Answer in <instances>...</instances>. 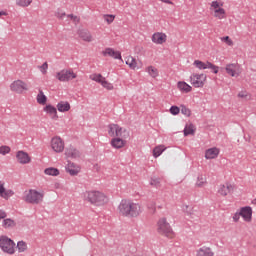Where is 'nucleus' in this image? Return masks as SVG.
Wrapping results in <instances>:
<instances>
[{"instance_id": "f257e3e1", "label": "nucleus", "mask_w": 256, "mask_h": 256, "mask_svg": "<svg viewBox=\"0 0 256 256\" xmlns=\"http://www.w3.org/2000/svg\"><path fill=\"white\" fill-rule=\"evenodd\" d=\"M118 209L120 215H123V217H139L141 215V205L131 200H122Z\"/></svg>"}, {"instance_id": "f03ea898", "label": "nucleus", "mask_w": 256, "mask_h": 256, "mask_svg": "<svg viewBox=\"0 0 256 256\" xmlns=\"http://www.w3.org/2000/svg\"><path fill=\"white\" fill-rule=\"evenodd\" d=\"M85 200L89 201V203H92V205L97 206L105 205V203L109 201L107 196L99 191L86 192Z\"/></svg>"}, {"instance_id": "7ed1b4c3", "label": "nucleus", "mask_w": 256, "mask_h": 256, "mask_svg": "<svg viewBox=\"0 0 256 256\" xmlns=\"http://www.w3.org/2000/svg\"><path fill=\"white\" fill-rule=\"evenodd\" d=\"M157 232L159 235H164V237H169L170 239L173 237V228H171V224L167 222V218H160L157 222Z\"/></svg>"}, {"instance_id": "20e7f679", "label": "nucleus", "mask_w": 256, "mask_h": 256, "mask_svg": "<svg viewBox=\"0 0 256 256\" xmlns=\"http://www.w3.org/2000/svg\"><path fill=\"white\" fill-rule=\"evenodd\" d=\"M44 197H45V193L39 192L34 189H30L29 192L24 197V201L26 203H31L32 205H39V203H43Z\"/></svg>"}, {"instance_id": "39448f33", "label": "nucleus", "mask_w": 256, "mask_h": 256, "mask_svg": "<svg viewBox=\"0 0 256 256\" xmlns=\"http://www.w3.org/2000/svg\"><path fill=\"white\" fill-rule=\"evenodd\" d=\"M0 248L4 253H8V255H13V253H15V242H13V240H11L7 236H1Z\"/></svg>"}, {"instance_id": "423d86ee", "label": "nucleus", "mask_w": 256, "mask_h": 256, "mask_svg": "<svg viewBox=\"0 0 256 256\" xmlns=\"http://www.w3.org/2000/svg\"><path fill=\"white\" fill-rule=\"evenodd\" d=\"M56 79H58V81L65 83L67 81L77 79V74H75L71 69L70 70L63 69L56 74Z\"/></svg>"}, {"instance_id": "0eeeda50", "label": "nucleus", "mask_w": 256, "mask_h": 256, "mask_svg": "<svg viewBox=\"0 0 256 256\" xmlns=\"http://www.w3.org/2000/svg\"><path fill=\"white\" fill-rule=\"evenodd\" d=\"M224 69L230 77H239L241 75V66L239 63L226 64Z\"/></svg>"}, {"instance_id": "6e6552de", "label": "nucleus", "mask_w": 256, "mask_h": 256, "mask_svg": "<svg viewBox=\"0 0 256 256\" xmlns=\"http://www.w3.org/2000/svg\"><path fill=\"white\" fill-rule=\"evenodd\" d=\"M194 65H195V67H197V69H200V70L211 69L213 71V73H215V75H217V73H219V66H215L211 62H206L205 63V62L200 61V60H195Z\"/></svg>"}, {"instance_id": "1a4fd4ad", "label": "nucleus", "mask_w": 256, "mask_h": 256, "mask_svg": "<svg viewBox=\"0 0 256 256\" xmlns=\"http://www.w3.org/2000/svg\"><path fill=\"white\" fill-rule=\"evenodd\" d=\"M191 84L193 87L199 88L205 85V81H207V75L205 74H192L190 77Z\"/></svg>"}, {"instance_id": "9d476101", "label": "nucleus", "mask_w": 256, "mask_h": 256, "mask_svg": "<svg viewBox=\"0 0 256 256\" xmlns=\"http://www.w3.org/2000/svg\"><path fill=\"white\" fill-rule=\"evenodd\" d=\"M51 147L55 153H63V150L65 149V143L61 137H54L51 140Z\"/></svg>"}, {"instance_id": "9b49d317", "label": "nucleus", "mask_w": 256, "mask_h": 256, "mask_svg": "<svg viewBox=\"0 0 256 256\" xmlns=\"http://www.w3.org/2000/svg\"><path fill=\"white\" fill-rule=\"evenodd\" d=\"M108 135L110 137H123V128L117 124L108 125Z\"/></svg>"}, {"instance_id": "f8f14e48", "label": "nucleus", "mask_w": 256, "mask_h": 256, "mask_svg": "<svg viewBox=\"0 0 256 256\" xmlns=\"http://www.w3.org/2000/svg\"><path fill=\"white\" fill-rule=\"evenodd\" d=\"M11 91L16 93H21L22 91H27V84L22 80H16L10 85Z\"/></svg>"}, {"instance_id": "ddd939ff", "label": "nucleus", "mask_w": 256, "mask_h": 256, "mask_svg": "<svg viewBox=\"0 0 256 256\" xmlns=\"http://www.w3.org/2000/svg\"><path fill=\"white\" fill-rule=\"evenodd\" d=\"M240 215L246 221L249 223L253 217V209L250 206H245L240 209Z\"/></svg>"}, {"instance_id": "4468645a", "label": "nucleus", "mask_w": 256, "mask_h": 256, "mask_svg": "<svg viewBox=\"0 0 256 256\" xmlns=\"http://www.w3.org/2000/svg\"><path fill=\"white\" fill-rule=\"evenodd\" d=\"M16 159L21 165H27V163H31V157L24 151H18L16 154Z\"/></svg>"}, {"instance_id": "2eb2a0df", "label": "nucleus", "mask_w": 256, "mask_h": 256, "mask_svg": "<svg viewBox=\"0 0 256 256\" xmlns=\"http://www.w3.org/2000/svg\"><path fill=\"white\" fill-rule=\"evenodd\" d=\"M167 41V35L165 33L157 32L152 35V42L156 45H163Z\"/></svg>"}, {"instance_id": "dca6fc26", "label": "nucleus", "mask_w": 256, "mask_h": 256, "mask_svg": "<svg viewBox=\"0 0 256 256\" xmlns=\"http://www.w3.org/2000/svg\"><path fill=\"white\" fill-rule=\"evenodd\" d=\"M65 155L66 157H70L71 159H77L81 156V153L75 147L69 146L65 150Z\"/></svg>"}, {"instance_id": "f3484780", "label": "nucleus", "mask_w": 256, "mask_h": 256, "mask_svg": "<svg viewBox=\"0 0 256 256\" xmlns=\"http://www.w3.org/2000/svg\"><path fill=\"white\" fill-rule=\"evenodd\" d=\"M231 191H233V185L229 183L220 185L218 189L219 195H222L223 197H227Z\"/></svg>"}, {"instance_id": "a211bd4d", "label": "nucleus", "mask_w": 256, "mask_h": 256, "mask_svg": "<svg viewBox=\"0 0 256 256\" xmlns=\"http://www.w3.org/2000/svg\"><path fill=\"white\" fill-rule=\"evenodd\" d=\"M102 55L104 57H112L113 59H121V52L119 51H114L113 48H106L103 52Z\"/></svg>"}, {"instance_id": "6ab92c4d", "label": "nucleus", "mask_w": 256, "mask_h": 256, "mask_svg": "<svg viewBox=\"0 0 256 256\" xmlns=\"http://www.w3.org/2000/svg\"><path fill=\"white\" fill-rule=\"evenodd\" d=\"M220 150L217 147L207 149L205 151V159H217L219 157Z\"/></svg>"}, {"instance_id": "aec40b11", "label": "nucleus", "mask_w": 256, "mask_h": 256, "mask_svg": "<svg viewBox=\"0 0 256 256\" xmlns=\"http://www.w3.org/2000/svg\"><path fill=\"white\" fill-rule=\"evenodd\" d=\"M66 171L69 173V175L75 176L79 174V171H81V168L79 166L75 165V163L68 162L66 166Z\"/></svg>"}, {"instance_id": "412c9836", "label": "nucleus", "mask_w": 256, "mask_h": 256, "mask_svg": "<svg viewBox=\"0 0 256 256\" xmlns=\"http://www.w3.org/2000/svg\"><path fill=\"white\" fill-rule=\"evenodd\" d=\"M44 111L48 113L52 119H59V116L57 115V108H55L53 105H46V107H44Z\"/></svg>"}, {"instance_id": "4be33fe9", "label": "nucleus", "mask_w": 256, "mask_h": 256, "mask_svg": "<svg viewBox=\"0 0 256 256\" xmlns=\"http://www.w3.org/2000/svg\"><path fill=\"white\" fill-rule=\"evenodd\" d=\"M111 146L114 149H122V147H125V140L121 137H116L111 140Z\"/></svg>"}, {"instance_id": "5701e85b", "label": "nucleus", "mask_w": 256, "mask_h": 256, "mask_svg": "<svg viewBox=\"0 0 256 256\" xmlns=\"http://www.w3.org/2000/svg\"><path fill=\"white\" fill-rule=\"evenodd\" d=\"M71 109V104H69V102L67 101H60L57 104V110L60 113H66V111H69Z\"/></svg>"}, {"instance_id": "b1692460", "label": "nucleus", "mask_w": 256, "mask_h": 256, "mask_svg": "<svg viewBox=\"0 0 256 256\" xmlns=\"http://www.w3.org/2000/svg\"><path fill=\"white\" fill-rule=\"evenodd\" d=\"M215 253L209 247L203 246L202 248L197 250L196 256H214Z\"/></svg>"}, {"instance_id": "393cba45", "label": "nucleus", "mask_w": 256, "mask_h": 256, "mask_svg": "<svg viewBox=\"0 0 256 256\" xmlns=\"http://www.w3.org/2000/svg\"><path fill=\"white\" fill-rule=\"evenodd\" d=\"M79 37H81V39L87 43H91V41H93V36H91V32H89V30H80Z\"/></svg>"}, {"instance_id": "a878e982", "label": "nucleus", "mask_w": 256, "mask_h": 256, "mask_svg": "<svg viewBox=\"0 0 256 256\" xmlns=\"http://www.w3.org/2000/svg\"><path fill=\"white\" fill-rule=\"evenodd\" d=\"M15 225H17V223H15V220L11 219V218H4L2 221V227L4 229H13V227H15Z\"/></svg>"}, {"instance_id": "bb28decb", "label": "nucleus", "mask_w": 256, "mask_h": 256, "mask_svg": "<svg viewBox=\"0 0 256 256\" xmlns=\"http://www.w3.org/2000/svg\"><path fill=\"white\" fill-rule=\"evenodd\" d=\"M186 209H184V211L187 212V215H189L191 217V219H199V217L201 216V212L195 210V208H192L191 211L187 210L189 209V206H185Z\"/></svg>"}, {"instance_id": "cd10ccee", "label": "nucleus", "mask_w": 256, "mask_h": 256, "mask_svg": "<svg viewBox=\"0 0 256 256\" xmlns=\"http://www.w3.org/2000/svg\"><path fill=\"white\" fill-rule=\"evenodd\" d=\"M177 87L182 93H191V86L186 82H178Z\"/></svg>"}, {"instance_id": "c85d7f7f", "label": "nucleus", "mask_w": 256, "mask_h": 256, "mask_svg": "<svg viewBox=\"0 0 256 256\" xmlns=\"http://www.w3.org/2000/svg\"><path fill=\"white\" fill-rule=\"evenodd\" d=\"M37 99V103H39V105H45V103H47V96H45V94L43 93V90H39V93L36 97Z\"/></svg>"}, {"instance_id": "c756f323", "label": "nucleus", "mask_w": 256, "mask_h": 256, "mask_svg": "<svg viewBox=\"0 0 256 256\" xmlns=\"http://www.w3.org/2000/svg\"><path fill=\"white\" fill-rule=\"evenodd\" d=\"M188 135H195V125L189 124L184 128V137H188Z\"/></svg>"}, {"instance_id": "7c9ffc66", "label": "nucleus", "mask_w": 256, "mask_h": 256, "mask_svg": "<svg viewBox=\"0 0 256 256\" xmlns=\"http://www.w3.org/2000/svg\"><path fill=\"white\" fill-rule=\"evenodd\" d=\"M45 175H50L52 177H57V175H59V169L54 168V167H50V168H46L44 170Z\"/></svg>"}, {"instance_id": "2f4dec72", "label": "nucleus", "mask_w": 256, "mask_h": 256, "mask_svg": "<svg viewBox=\"0 0 256 256\" xmlns=\"http://www.w3.org/2000/svg\"><path fill=\"white\" fill-rule=\"evenodd\" d=\"M126 65L130 67V69H137V60L133 58L132 56H129L126 59Z\"/></svg>"}, {"instance_id": "473e14b6", "label": "nucleus", "mask_w": 256, "mask_h": 256, "mask_svg": "<svg viewBox=\"0 0 256 256\" xmlns=\"http://www.w3.org/2000/svg\"><path fill=\"white\" fill-rule=\"evenodd\" d=\"M15 195V192L13 190H6L5 187L2 190V193H0V197L2 199H9V197H13Z\"/></svg>"}, {"instance_id": "72a5a7b5", "label": "nucleus", "mask_w": 256, "mask_h": 256, "mask_svg": "<svg viewBox=\"0 0 256 256\" xmlns=\"http://www.w3.org/2000/svg\"><path fill=\"white\" fill-rule=\"evenodd\" d=\"M214 17H216L217 19H225V9L218 8L214 10Z\"/></svg>"}, {"instance_id": "f704fd0d", "label": "nucleus", "mask_w": 256, "mask_h": 256, "mask_svg": "<svg viewBox=\"0 0 256 256\" xmlns=\"http://www.w3.org/2000/svg\"><path fill=\"white\" fill-rule=\"evenodd\" d=\"M163 151H165V148L163 146H156L153 149V157H155V159H157V157H160V155L163 154Z\"/></svg>"}, {"instance_id": "c9c22d12", "label": "nucleus", "mask_w": 256, "mask_h": 256, "mask_svg": "<svg viewBox=\"0 0 256 256\" xmlns=\"http://www.w3.org/2000/svg\"><path fill=\"white\" fill-rule=\"evenodd\" d=\"M147 73H149L150 77H158L159 76V71L157 70V68L153 67V66H149L147 68Z\"/></svg>"}, {"instance_id": "e433bc0d", "label": "nucleus", "mask_w": 256, "mask_h": 256, "mask_svg": "<svg viewBox=\"0 0 256 256\" xmlns=\"http://www.w3.org/2000/svg\"><path fill=\"white\" fill-rule=\"evenodd\" d=\"M90 79L92 81H96V83L102 84L103 80H105V77H103V75H101V74H92V75H90Z\"/></svg>"}, {"instance_id": "4c0bfd02", "label": "nucleus", "mask_w": 256, "mask_h": 256, "mask_svg": "<svg viewBox=\"0 0 256 256\" xmlns=\"http://www.w3.org/2000/svg\"><path fill=\"white\" fill-rule=\"evenodd\" d=\"M33 3V0H16L18 7H29Z\"/></svg>"}, {"instance_id": "58836bf2", "label": "nucleus", "mask_w": 256, "mask_h": 256, "mask_svg": "<svg viewBox=\"0 0 256 256\" xmlns=\"http://www.w3.org/2000/svg\"><path fill=\"white\" fill-rule=\"evenodd\" d=\"M17 249H18L19 253H24V251H27V243H25L23 241H19L17 243Z\"/></svg>"}, {"instance_id": "ea45409f", "label": "nucleus", "mask_w": 256, "mask_h": 256, "mask_svg": "<svg viewBox=\"0 0 256 256\" xmlns=\"http://www.w3.org/2000/svg\"><path fill=\"white\" fill-rule=\"evenodd\" d=\"M180 111H181L182 115H185L186 117H191V110L189 108H187V106L181 105Z\"/></svg>"}, {"instance_id": "a19ab883", "label": "nucleus", "mask_w": 256, "mask_h": 256, "mask_svg": "<svg viewBox=\"0 0 256 256\" xmlns=\"http://www.w3.org/2000/svg\"><path fill=\"white\" fill-rule=\"evenodd\" d=\"M103 17H104V20L106 21V23H108V25H111V23H113V21H115V15L105 14Z\"/></svg>"}, {"instance_id": "79ce46f5", "label": "nucleus", "mask_w": 256, "mask_h": 256, "mask_svg": "<svg viewBox=\"0 0 256 256\" xmlns=\"http://www.w3.org/2000/svg\"><path fill=\"white\" fill-rule=\"evenodd\" d=\"M223 43H226L229 47H233V40L229 36L221 37L220 38Z\"/></svg>"}, {"instance_id": "37998d69", "label": "nucleus", "mask_w": 256, "mask_h": 256, "mask_svg": "<svg viewBox=\"0 0 256 256\" xmlns=\"http://www.w3.org/2000/svg\"><path fill=\"white\" fill-rule=\"evenodd\" d=\"M150 185H152L153 187H159V185H161V179L156 177L151 178Z\"/></svg>"}, {"instance_id": "c03bdc74", "label": "nucleus", "mask_w": 256, "mask_h": 256, "mask_svg": "<svg viewBox=\"0 0 256 256\" xmlns=\"http://www.w3.org/2000/svg\"><path fill=\"white\" fill-rule=\"evenodd\" d=\"M170 113L171 115H179V113H181V108H179L178 106H171Z\"/></svg>"}, {"instance_id": "a18cd8bd", "label": "nucleus", "mask_w": 256, "mask_h": 256, "mask_svg": "<svg viewBox=\"0 0 256 256\" xmlns=\"http://www.w3.org/2000/svg\"><path fill=\"white\" fill-rule=\"evenodd\" d=\"M102 87H104L105 89H108V91H112V89H113V84H111V83H109V82H107V80H105V78H104V80L102 81Z\"/></svg>"}, {"instance_id": "49530a36", "label": "nucleus", "mask_w": 256, "mask_h": 256, "mask_svg": "<svg viewBox=\"0 0 256 256\" xmlns=\"http://www.w3.org/2000/svg\"><path fill=\"white\" fill-rule=\"evenodd\" d=\"M11 152V148L9 146H1L0 147V155H7V153Z\"/></svg>"}, {"instance_id": "de8ad7c7", "label": "nucleus", "mask_w": 256, "mask_h": 256, "mask_svg": "<svg viewBox=\"0 0 256 256\" xmlns=\"http://www.w3.org/2000/svg\"><path fill=\"white\" fill-rule=\"evenodd\" d=\"M41 73H43V75H45V73H47V69H49V64H47V62H44L43 65H41L39 67Z\"/></svg>"}, {"instance_id": "09e8293b", "label": "nucleus", "mask_w": 256, "mask_h": 256, "mask_svg": "<svg viewBox=\"0 0 256 256\" xmlns=\"http://www.w3.org/2000/svg\"><path fill=\"white\" fill-rule=\"evenodd\" d=\"M204 184H205V178H203V176H199L196 185L198 187H203Z\"/></svg>"}, {"instance_id": "8fccbe9b", "label": "nucleus", "mask_w": 256, "mask_h": 256, "mask_svg": "<svg viewBox=\"0 0 256 256\" xmlns=\"http://www.w3.org/2000/svg\"><path fill=\"white\" fill-rule=\"evenodd\" d=\"M239 219H241V212H236L234 215H233V221L235 223H237L239 221Z\"/></svg>"}, {"instance_id": "3c124183", "label": "nucleus", "mask_w": 256, "mask_h": 256, "mask_svg": "<svg viewBox=\"0 0 256 256\" xmlns=\"http://www.w3.org/2000/svg\"><path fill=\"white\" fill-rule=\"evenodd\" d=\"M65 12H61V11H57L56 12V16L58 17V19H63V17H65Z\"/></svg>"}, {"instance_id": "603ef678", "label": "nucleus", "mask_w": 256, "mask_h": 256, "mask_svg": "<svg viewBox=\"0 0 256 256\" xmlns=\"http://www.w3.org/2000/svg\"><path fill=\"white\" fill-rule=\"evenodd\" d=\"M6 217H7V212H5L4 210H0V221L2 220V219H6Z\"/></svg>"}, {"instance_id": "864d4df0", "label": "nucleus", "mask_w": 256, "mask_h": 256, "mask_svg": "<svg viewBox=\"0 0 256 256\" xmlns=\"http://www.w3.org/2000/svg\"><path fill=\"white\" fill-rule=\"evenodd\" d=\"M211 7H213V9H215V10L219 9V2L218 1H213L211 3Z\"/></svg>"}, {"instance_id": "5fc2aeb1", "label": "nucleus", "mask_w": 256, "mask_h": 256, "mask_svg": "<svg viewBox=\"0 0 256 256\" xmlns=\"http://www.w3.org/2000/svg\"><path fill=\"white\" fill-rule=\"evenodd\" d=\"M162 3H166L167 5H173V2L171 0H160Z\"/></svg>"}, {"instance_id": "6e6d98bb", "label": "nucleus", "mask_w": 256, "mask_h": 256, "mask_svg": "<svg viewBox=\"0 0 256 256\" xmlns=\"http://www.w3.org/2000/svg\"><path fill=\"white\" fill-rule=\"evenodd\" d=\"M72 21H74V23H79V17L74 16V18H72Z\"/></svg>"}, {"instance_id": "4d7b16f0", "label": "nucleus", "mask_w": 256, "mask_h": 256, "mask_svg": "<svg viewBox=\"0 0 256 256\" xmlns=\"http://www.w3.org/2000/svg\"><path fill=\"white\" fill-rule=\"evenodd\" d=\"M4 184L0 181V193H3Z\"/></svg>"}, {"instance_id": "13d9d810", "label": "nucleus", "mask_w": 256, "mask_h": 256, "mask_svg": "<svg viewBox=\"0 0 256 256\" xmlns=\"http://www.w3.org/2000/svg\"><path fill=\"white\" fill-rule=\"evenodd\" d=\"M149 209H152L153 211H155V203H152L150 206H148Z\"/></svg>"}, {"instance_id": "bf43d9fd", "label": "nucleus", "mask_w": 256, "mask_h": 256, "mask_svg": "<svg viewBox=\"0 0 256 256\" xmlns=\"http://www.w3.org/2000/svg\"><path fill=\"white\" fill-rule=\"evenodd\" d=\"M238 97H241V98L243 99V97H245V94H243V92H240V93L238 94Z\"/></svg>"}, {"instance_id": "052dcab7", "label": "nucleus", "mask_w": 256, "mask_h": 256, "mask_svg": "<svg viewBox=\"0 0 256 256\" xmlns=\"http://www.w3.org/2000/svg\"><path fill=\"white\" fill-rule=\"evenodd\" d=\"M68 18L73 20L75 18V16L73 14H70V15H68Z\"/></svg>"}, {"instance_id": "680f3d73", "label": "nucleus", "mask_w": 256, "mask_h": 256, "mask_svg": "<svg viewBox=\"0 0 256 256\" xmlns=\"http://www.w3.org/2000/svg\"><path fill=\"white\" fill-rule=\"evenodd\" d=\"M3 15H7V13H5L4 11H0V17Z\"/></svg>"}, {"instance_id": "e2e57ef3", "label": "nucleus", "mask_w": 256, "mask_h": 256, "mask_svg": "<svg viewBox=\"0 0 256 256\" xmlns=\"http://www.w3.org/2000/svg\"><path fill=\"white\" fill-rule=\"evenodd\" d=\"M252 203H253L254 205H256V198L252 201Z\"/></svg>"}]
</instances>
